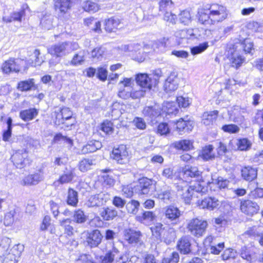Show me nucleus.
<instances>
[{"label":"nucleus","instance_id":"nucleus-22","mask_svg":"<svg viewBox=\"0 0 263 263\" xmlns=\"http://www.w3.org/2000/svg\"><path fill=\"white\" fill-rule=\"evenodd\" d=\"M56 122L58 124H65V121L71 120L72 116V112L68 107H63L59 112H56Z\"/></svg>","mask_w":263,"mask_h":263},{"label":"nucleus","instance_id":"nucleus-47","mask_svg":"<svg viewBox=\"0 0 263 263\" xmlns=\"http://www.w3.org/2000/svg\"><path fill=\"white\" fill-rule=\"evenodd\" d=\"M179 22L184 25H189L192 22V16L189 11H182L179 14Z\"/></svg>","mask_w":263,"mask_h":263},{"label":"nucleus","instance_id":"nucleus-44","mask_svg":"<svg viewBox=\"0 0 263 263\" xmlns=\"http://www.w3.org/2000/svg\"><path fill=\"white\" fill-rule=\"evenodd\" d=\"M155 214L151 211H144L141 215H137L136 219L138 221L144 223L145 221H152L155 218Z\"/></svg>","mask_w":263,"mask_h":263},{"label":"nucleus","instance_id":"nucleus-8","mask_svg":"<svg viewBox=\"0 0 263 263\" xmlns=\"http://www.w3.org/2000/svg\"><path fill=\"white\" fill-rule=\"evenodd\" d=\"M24 61L22 60L10 59L5 61L2 66V69L4 73H9L10 72H18L21 70V65H23Z\"/></svg>","mask_w":263,"mask_h":263},{"label":"nucleus","instance_id":"nucleus-62","mask_svg":"<svg viewBox=\"0 0 263 263\" xmlns=\"http://www.w3.org/2000/svg\"><path fill=\"white\" fill-rule=\"evenodd\" d=\"M102 130L107 134H111L113 132L112 123L110 121H105L102 124Z\"/></svg>","mask_w":263,"mask_h":263},{"label":"nucleus","instance_id":"nucleus-39","mask_svg":"<svg viewBox=\"0 0 263 263\" xmlns=\"http://www.w3.org/2000/svg\"><path fill=\"white\" fill-rule=\"evenodd\" d=\"M78 193L73 189L69 188L68 190L66 202L69 205L76 207L78 203Z\"/></svg>","mask_w":263,"mask_h":263},{"label":"nucleus","instance_id":"nucleus-61","mask_svg":"<svg viewBox=\"0 0 263 263\" xmlns=\"http://www.w3.org/2000/svg\"><path fill=\"white\" fill-rule=\"evenodd\" d=\"M180 259L179 254L177 252L174 251L170 255L168 258H164V259L167 263H178Z\"/></svg>","mask_w":263,"mask_h":263},{"label":"nucleus","instance_id":"nucleus-20","mask_svg":"<svg viewBox=\"0 0 263 263\" xmlns=\"http://www.w3.org/2000/svg\"><path fill=\"white\" fill-rule=\"evenodd\" d=\"M44 179V173L41 169L34 174L28 175L23 179L25 185H36Z\"/></svg>","mask_w":263,"mask_h":263},{"label":"nucleus","instance_id":"nucleus-60","mask_svg":"<svg viewBox=\"0 0 263 263\" xmlns=\"http://www.w3.org/2000/svg\"><path fill=\"white\" fill-rule=\"evenodd\" d=\"M240 256L243 259H246L249 262H251L252 260V256L250 254V251L245 246L241 248Z\"/></svg>","mask_w":263,"mask_h":263},{"label":"nucleus","instance_id":"nucleus-48","mask_svg":"<svg viewBox=\"0 0 263 263\" xmlns=\"http://www.w3.org/2000/svg\"><path fill=\"white\" fill-rule=\"evenodd\" d=\"M166 229L162 223H157L154 227L151 228V230L153 236L159 239Z\"/></svg>","mask_w":263,"mask_h":263},{"label":"nucleus","instance_id":"nucleus-19","mask_svg":"<svg viewBox=\"0 0 263 263\" xmlns=\"http://www.w3.org/2000/svg\"><path fill=\"white\" fill-rule=\"evenodd\" d=\"M175 36L181 39L193 40L195 39H199L200 35L198 34L197 29H185L176 31Z\"/></svg>","mask_w":263,"mask_h":263},{"label":"nucleus","instance_id":"nucleus-33","mask_svg":"<svg viewBox=\"0 0 263 263\" xmlns=\"http://www.w3.org/2000/svg\"><path fill=\"white\" fill-rule=\"evenodd\" d=\"M17 88L21 91H27L32 89H35L34 80L33 79H29L27 80L22 81L18 83Z\"/></svg>","mask_w":263,"mask_h":263},{"label":"nucleus","instance_id":"nucleus-18","mask_svg":"<svg viewBox=\"0 0 263 263\" xmlns=\"http://www.w3.org/2000/svg\"><path fill=\"white\" fill-rule=\"evenodd\" d=\"M121 255V253L118 249L113 247L104 256H100L101 263H112L114 261L118 263Z\"/></svg>","mask_w":263,"mask_h":263},{"label":"nucleus","instance_id":"nucleus-46","mask_svg":"<svg viewBox=\"0 0 263 263\" xmlns=\"http://www.w3.org/2000/svg\"><path fill=\"white\" fill-rule=\"evenodd\" d=\"M192 142L189 140H182L174 143L175 147L180 150L188 151L192 147Z\"/></svg>","mask_w":263,"mask_h":263},{"label":"nucleus","instance_id":"nucleus-38","mask_svg":"<svg viewBox=\"0 0 263 263\" xmlns=\"http://www.w3.org/2000/svg\"><path fill=\"white\" fill-rule=\"evenodd\" d=\"M143 114L145 117L153 120L160 115V111L156 106H146L143 110Z\"/></svg>","mask_w":263,"mask_h":263},{"label":"nucleus","instance_id":"nucleus-56","mask_svg":"<svg viewBox=\"0 0 263 263\" xmlns=\"http://www.w3.org/2000/svg\"><path fill=\"white\" fill-rule=\"evenodd\" d=\"M105 52L104 49L102 47H97L91 51V57L93 59L100 60Z\"/></svg>","mask_w":263,"mask_h":263},{"label":"nucleus","instance_id":"nucleus-37","mask_svg":"<svg viewBox=\"0 0 263 263\" xmlns=\"http://www.w3.org/2000/svg\"><path fill=\"white\" fill-rule=\"evenodd\" d=\"M37 114V110L32 108L21 111L20 113V117L24 121H27L34 119Z\"/></svg>","mask_w":263,"mask_h":263},{"label":"nucleus","instance_id":"nucleus-49","mask_svg":"<svg viewBox=\"0 0 263 263\" xmlns=\"http://www.w3.org/2000/svg\"><path fill=\"white\" fill-rule=\"evenodd\" d=\"M139 206L140 203L138 201L132 200L126 204V208L128 213L136 214L139 210Z\"/></svg>","mask_w":263,"mask_h":263},{"label":"nucleus","instance_id":"nucleus-51","mask_svg":"<svg viewBox=\"0 0 263 263\" xmlns=\"http://www.w3.org/2000/svg\"><path fill=\"white\" fill-rule=\"evenodd\" d=\"M209 47L208 42H205L198 46H194L191 49V52L193 55L200 54L204 51Z\"/></svg>","mask_w":263,"mask_h":263},{"label":"nucleus","instance_id":"nucleus-14","mask_svg":"<svg viewBox=\"0 0 263 263\" xmlns=\"http://www.w3.org/2000/svg\"><path fill=\"white\" fill-rule=\"evenodd\" d=\"M179 78L176 71L173 70L170 73L165 80L164 87L167 92L176 90L179 85Z\"/></svg>","mask_w":263,"mask_h":263},{"label":"nucleus","instance_id":"nucleus-58","mask_svg":"<svg viewBox=\"0 0 263 263\" xmlns=\"http://www.w3.org/2000/svg\"><path fill=\"white\" fill-rule=\"evenodd\" d=\"M236 252L232 249H227L224 250L221 257L223 260H227L230 258H234L236 256Z\"/></svg>","mask_w":263,"mask_h":263},{"label":"nucleus","instance_id":"nucleus-34","mask_svg":"<svg viewBox=\"0 0 263 263\" xmlns=\"http://www.w3.org/2000/svg\"><path fill=\"white\" fill-rule=\"evenodd\" d=\"M183 177L187 178H197L200 177L201 172L196 166H185L183 170Z\"/></svg>","mask_w":263,"mask_h":263},{"label":"nucleus","instance_id":"nucleus-54","mask_svg":"<svg viewBox=\"0 0 263 263\" xmlns=\"http://www.w3.org/2000/svg\"><path fill=\"white\" fill-rule=\"evenodd\" d=\"M83 8L85 11L93 13L99 10V7L98 5L90 1L86 2L83 6Z\"/></svg>","mask_w":263,"mask_h":263},{"label":"nucleus","instance_id":"nucleus-36","mask_svg":"<svg viewBox=\"0 0 263 263\" xmlns=\"http://www.w3.org/2000/svg\"><path fill=\"white\" fill-rule=\"evenodd\" d=\"M157 196L158 198L164 201H169L172 198V191L169 186L165 185L163 189L158 191Z\"/></svg>","mask_w":263,"mask_h":263},{"label":"nucleus","instance_id":"nucleus-28","mask_svg":"<svg viewBox=\"0 0 263 263\" xmlns=\"http://www.w3.org/2000/svg\"><path fill=\"white\" fill-rule=\"evenodd\" d=\"M257 170L250 166L244 167L241 169V175L242 178L247 181H251L257 177Z\"/></svg>","mask_w":263,"mask_h":263},{"label":"nucleus","instance_id":"nucleus-27","mask_svg":"<svg viewBox=\"0 0 263 263\" xmlns=\"http://www.w3.org/2000/svg\"><path fill=\"white\" fill-rule=\"evenodd\" d=\"M102 236L98 230H93L87 238V242L91 247H97L101 242Z\"/></svg>","mask_w":263,"mask_h":263},{"label":"nucleus","instance_id":"nucleus-5","mask_svg":"<svg viewBox=\"0 0 263 263\" xmlns=\"http://www.w3.org/2000/svg\"><path fill=\"white\" fill-rule=\"evenodd\" d=\"M175 187L178 194L182 197L184 202L187 204H190L194 193L186 182L180 180L179 182L175 183Z\"/></svg>","mask_w":263,"mask_h":263},{"label":"nucleus","instance_id":"nucleus-63","mask_svg":"<svg viewBox=\"0 0 263 263\" xmlns=\"http://www.w3.org/2000/svg\"><path fill=\"white\" fill-rule=\"evenodd\" d=\"M157 132L160 135H166L170 132L167 124L161 123L159 124L157 127Z\"/></svg>","mask_w":263,"mask_h":263},{"label":"nucleus","instance_id":"nucleus-13","mask_svg":"<svg viewBox=\"0 0 263 263\" xmlns=\"http://www.w3.org/2000/svg\"><path fill=\"white\" fill-rule=\"evenodd\" d=\"M128 153L126 146L121 145L118 148H114L112 151L111 158L118 163L124 164L128 161Z\"/></svg>","mask_w":263,"mask_h":263},{"label":"nucleus","instance_id":"nucleus-21","mask_svg":"<svg viewBox=\"0 0 263 263\" xmlns=\"http://www.w3.org/2000/svg\"><path fill=\"white\" fill-rule=\"evenodd\" d=\"M56 11L63 15L70 9L72 6L71 0H53Z\"/></svg>","mask_w":263,"mask_h":263},{"label":"nucleus","instance_id":"nucleus-50","mask_svg":"<svg viewBox=\"0 0 263 263\" xmlns=\"http://www.w3.org/2000/svg\"><path fill=\"white\" fill-rule=\"evenodd\" d=\"M213 147L212 145H209L205 146L202 151L201 156L205 160H211L214 158V154L213 153Z\"/></svg>","mask_w":263,"mask_h":263},{"label":"nucleus","instance_id":"nucleus-55","mask_svg":"<svg viewBox=\"0 0 263 263\" xmlns=\"http://www.w3.org/2000/svg\"><path fill=\"white\" fill-rule=\"evenodd\" d=\"M191 191L194 193H204L206 191L205 187L201 184L200 181H196L193 184L190 186Z\"/></svg>","mask_w":263,"mask_h":263},{"label":"nucleus","instance_id":"nucleus-16","mask_svg":"<svg viewBox=\"0 0 263 263\" xmlns=\"http://www.w3.org/2000/svg\"><path fill=\"white\" fill-rule=\"evenodd\" d=\"M177 249L180 253L187 255L191 253V237L189 236L181 237L177 241Z\"/></svg>","mask_w":263,"mask_h":263},{"label":"nucleus","instance_id":"nucleus-2","mask_svg":"<svg viewBox=\"0 0 263 263\" xmlns=\"http://www.w3.org/2000/svg\"><path fill=\"white\" fill-rule=\"evenodd\" d=\"M11 161L17 168H23L30 163L28 153L26 149L13 151L11 157Z\"/></svg>","mask_w":263,"mask_h":263},{"label":"nucleus","instance_id":"nucleus-52","mask_svg":"<svg viewBox=\"0 0 263 263\" xmlns=\"http://www.w3.org/2000/svg\"><path fill=\"white\" fill-rule=\"evenodd\" d=\"M236 145L240 151H247L251 147V143L247 139L243 138L238 140Z\"/></svg>","mask_w":263,"mask_h":263},{"label":"nucleus","instance_id":"nucleus-9","mask_svg":"<svg viewBox=\"0 0 263 263\" xmlns=\"http://www.w3.org/2000/svg\"><path fill=\"white\" fill-rule=\"evenodd\" d=\"M109 200V195L106 193H100L90 196L86 202V205L89 208L99 207L103 205Z\"/></svg>","mask_w":263,"mask_h":263},{"label":"nucleus","instance_id":"nucleus-17","mask_svg":"<svg viewBox=\"0 0 263 263\" xmlns=\"http://www.w3.org/2000/svg\"><path fill=\"white\" fill-rule=\"evenodd\" d=\"M233 45V49L240 52L253 54L252 51L254 50L253 44L249 39H245L241 41L238 40Z\"/></svg>","mask_w":263,"mask_h":263},{"label":"nucleus","instance_id":"nucleus-53","mask_svg":"<svg viewBox=\"0 0 263 263\" xmlns=\"http://www.w3.org/2000/svg\"><path fill=\"white\" fill-rule=\"evenodd\" d=\"M221 129L226 133L236 134L239 132V127L235 124H228L222 126Z\"/></svg>","mask_w":263,"mask_h":263},{"label":"nucleus","instance_id":"nucleus-7","mask_svg":"<svg viewBox=\"0 0 263 263\" xmlns=\"http://www.w3.org/2000/svg\"><path fill=\"white\" fill-rule=\"evenodd\" d=\"M142 234L140 231L133 229H125L123 232L124 240L129 244L133 245H141L142 243Z\"/></svg>","mask_w":263,"mask_h":263},{"label":"nucleus","instance_id":"nucleus-15","mask_svg":"<svg viewBox=\"0 0 263 263\" xmlns=\"http://www.w3.org/2000/svg\"><path fill=\"white\" fill-rule=\"evenodd\" d=\"M24 246L20 243L14 245L10 250L4 263H17L24 250Z\"/></svg>","mask_w":263,"mask_h":263},{"label":"nucleus","instance_id":"nucleus-29","mask_svg":"<svg viewBox=\"0 0 263 263\" xmlns=\"http://www.w3.org/2000/svg\"><path fill=\"white\" fill-rule=\"evenodd\" d=\"M76 177L74 169L66 168L64 173L60 177L58 181L61 184H65L71 182Z\"/></svg>","mask_w":263,"mask_h":263},{"label":"nucleus","instance_id":"nucleus-59","mask_svg":"<svg viewBox=\"0 0 263 263\" xmlns=\"http://www.w3.org/2000/svg\"><path fill=\"white\" fill-rule=\"evenodd\" d=\"M177 101L179 106L185 108L190 105L191 103L190 99L187 97L179 96L177 98Z\"/></svg>","mask_w":263,"mask_h":263},{"label":"nucleus","instance_id":"nucleus-41","mask_svg":"<svg viewBox=\"0 0 263 263\" xmlns=\"http://www.w3.org/2000/svg\"><path fill=\"white\" fill-rule=\"evenodd\" d=\"M120 24L119 19L117 18H110L105 22V29L108 32L114 31Z\"/></svg>","mask_w":263,"mask_h":263},{"label":"nucleus","instance_id":"nucleus-57","mask_svg":"<svg viewBox=\"0 0 263 263\" xmlns=\"http://www.w3.org/2000/svg\"><path fill=\"white\" fill-rule=\"evenodd\" d=\"M15 213V211L12 210L5 215L4 222L6 226H9L13 223L14 222V216Z\"/></svg>","mask_w":263,"mask_h":263},{"label":"nucleus","instance_id":"nucleus-40","mask_svg":"<svg viewBox=\"0 0 263 263\" xmlns=\"http://www.w3.org/2000/svg\"><path fill=\"white\" fill-rule=\"evenodd\" d=\"M87 216L85 214L84 211L81 209H78L74 211L71 221L78 224H82L87 221Z\"/></svg>","mask_w":263,"mask_h":263},{"label":"nucleus","instance_id":"nucleus-30","mask_svg":"<svg viewBox=\"0 0 263 263\" xmlns=\"http://www.w3.org/2000/svg\"><path fill=\"white\" fill-rule=\"evenodd\" d=\"M101 147L102 144L100 141L92 140L88 142L87 144L82 147L81 152L82 154H84L89 153H93L101 148Z\"/></svg>","mask_w":263,"mask_h":263},{"label":"nucleus","instance_id":"nucleus-3","mask_svg":"<svg viewBox=\"0 0 263 263\" xmlns=\"http://www.w3.org/2000/svg\"><path fill=\"white\" fill-rule=\"evenodd\" d=\"M207 226L206 221L198 218H194L189 222L187 229L193 235L200 237L204 234Z\"/></svg>","mask_w":263,"mask_h":263},{"label":"nucleus","instance_id":"nucleus-11","mask_svg":"<svg viewBox=\"0 0 263 263\" xmlns=\"http://www.w3.org/2000/svg\"><path fill=\"white\" fill-rule=\"evenodd\" d=\"M240 52L233 49L232 44L229 45L228 50V57L232 64V66L238 68L242 65L245 61V58L239 54Z\"/></svg>","mask_w":263,"mask_h":263},{"label":"nucleus","instance_id":"nucleus-31","mask_svg":"<svg viewBox=\"0 0 263 263\" xmlns=\"http://www.w3.org/2000/svg\"><path fill=\"white\" fill-rule=\"evenodd\" d=\"M218 114L217 110L204 112L202 116V123L206 126L213 125L217 118Z\"/></svg>","mask_w":263,"mask_h":263},{"label":"nucleus","instance_id":"nucleus-10","mask_svg":"<svg viewBox=\"0 0 263 263\" xmlns=\"http://www.w3.org/2000/svg\"><path fill=\"white\" fill-rule=\"evenodd\" d=\"M153 181L146 177L139 179L137 185H135V193L138 195H148L152 189Z\"/></svg>","mask_w":263,"mask_h":263},{"label":"nucleus","instance_id":"nucleus-43","mask_svg":"<svg viewBox=\"0 0 263 263\" xmlns=\"http://www.w3.org/2000/svg\"><path fill=\"white\" fill-rule=\"evenodd\" d=\"M86 53L84 50H80L76 53L70 61V64L77 66L83 64L85 61Z\"/></svg>","mask_w":263,"mask_h":263},{"label":"nucleus","instance_id":"nucleus-32","mask_svg":"<svg viewBox=\"0 0 263 263\" xmlns=\"http://www.w3.org/2000/svg\"><path fill=\"white\" fill-rule=\"evenodd\" d=\"M117 215L118 212L112 207L104 208L100 213L101 217L105 221L114 219Z\"/></svg>","mask_w":263,"mask_h":263},{"label":"nucleus","instance_id":"nucleus-26","mask_svg":"<svg viewBox=\"0 0 263 263\" xmlns=\"http://www.w3.org/2000/svg\"><path fill=\"white\" fill-rule=\"evenodd\" d=\"M176 238V231L173 228H168L163 232L159 240L164 242L167 245H170L174 241Z\"/></svg>","mask_w":263,"mask_h":263},{"label":"nucleus","instance_id":"nucleus-42","mask_svg":"<svg viewBox=\"0 0 263 263\" xmlns=\"http://www.w3.org/2000/svg\"><path fill=\"white\" fill-rule=\"evenodd\" d=\"M71 219L69 218L64 219L60 221V226L64 229V233L69 236L73 235L74 229L70 225Z\"/></svg>","mask_w":263,"mask_h":263},{"label":"nucleus","instance_id":"nucleus-4","mask_svg":"<svg viewBox=\"0 0 263 263\" xmlns=\"http://www.w3.org/2000/svg\"><path fill=\"white\" fill-rule=\"evenodd\" d=\"M71 46L72 44L69 42L54 44L48 48V53L57 58L62 57L71 51Z\"/></svg>","mask_w":263,"mask_h":263},{"label":"nucleus","instance_id":"nucleus-23","mask_svg":"<svg viewBox=\"0 0 263 263\" xmlns=\"http://www.w3.org/2000/svg\"><path fill=\"white\" fill-rule=\"evenodd\" d=\"M219 201L215 197H208L202 200L199 203V206L202 209L213 210L219 205Z\"/></svg>","mask_w":263,"mask_h":263},{"label":"nucleus","instance_id":"nucleus-1","mask_svg":"<svg viewBox=\"0 0 263 263\" xmlns=\"http://www.w3.org/2000/svg\"><path fill=\"white\" fill-rule=\"evenodd\" d=\"M209 13H201L199 17V21L204 25H211L222 21L227 15L224 7L218 4L212 5Z\"/></svg>","mask_w":263,"mask_h":263},{"label":"nucleus","instance_id":"nucleus-45","mask_svg":"<svg viewBox=\"0 0 263 263\" xmlns=\"http://www.w3.org/2000/svg\"><path fill=\"white\" fill-rule=\"evenodd\" d=\"M95 160L91 159H83L79 163V169L81 172H85L95 165Z\"/></svg>","mask_w":263,"mask_h":263},{"label":"nucleus","instance_id":"nucleus-35","mask_svg":"<svg viewBox=\"0 0 263 263\" xmlns=\"http://www.w3.org/2000/svg\"><path fill=\"white\" fill-rule=\"evenodd\" d=\"M25 15V8H23L18 12H14L9 16L3 17V21L6 23H10L12 21L21 22L22 17Z\"/></svg>","mask_w":263,"mask_h":263},{"label":"nucleus","instance_id":"nucleus-25","mask_svg":"<svg viewBox=\"0 0 263 263\" xmlns=\"http://www.w3.org/2000/svg\"><path fill=\"white\" fill-rule=\"evenodd\" d=\"M176 127L179 132H190L191 131L194 126V123L192 121L188 119L187 116L184 118H181L176 123Z\"/></svg>","mask_w":263,"mask_h":263},{"label":"nucleus","instance_id":"nucleus-24","mask_svg":"<svg viewBox=\"0 0 263 263\" xmlns=\"http://www.w3.org/2000/svg\"><path fill=\"white\" fill-rule=\"evenodd\" d=\"M137 83L141 87L151 89L154 84L153 81L146 73L138 74L136 78Z\"/></svg>","mask_w":263,"mask_h":263},{"label":"nucleus","instance_id":"nucleus-6","mask_svg":"<svg viewBox=\"0 0 263 263\" xmlns=\"http://www.w3.org/2000/svg\"><path fill=\"white\" fill-rule=\"evenodd\" d=\"M164 215L167 222H170L172 224L176 225L180 222L181 212L178 208L174 205H169L166 207Z\"/></svg>","mask_w":263,"mask_h":263},{"label":"nucleus","instance_id":"nucleus-64","mask_svg":"<svg viewBox=\"0 0 263 263\" xmlns=\"http://www.w3.org/2000/svg\"><path fill=\"white\" fill-rule=\"evenodd\" d=\"M103 179V184L107 185L109 187L112 186L114 185L115 181L113 177L109 174H105L102 176Z\"/></svg>","mask_w":263,"mask_h":263},{"label":"nucleus","instance_id":"nucleus-12","mask_svg":"<svg viewBox=\"0 0 263 263\" xmlns=\"http://www.w3.org/2000/svg\"><path fill=\"white\" fill-rule=\"evenodd\" d=\"M240 208L242 213L251 216L257 214L260 209L259 206L256 202L250 200L241 201Z\"/></svg>","mask_w":263,"mask_h":263}]
</instances>
